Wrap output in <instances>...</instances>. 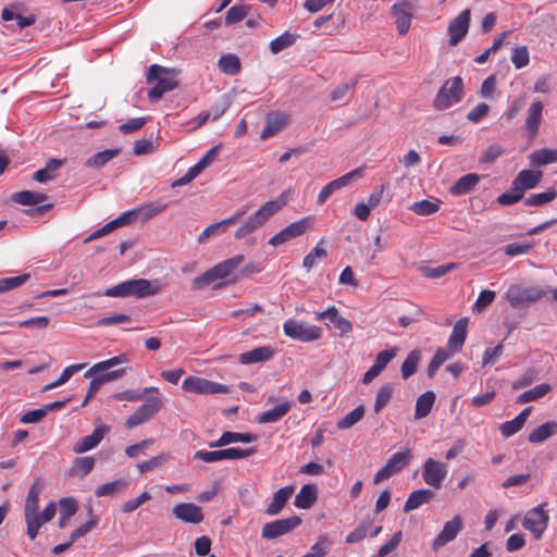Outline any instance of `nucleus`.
<instances>
[{"instance_id": "nucleus-1", "label": "nucleus", "mask_w": 557, "mask_h": 557, "mask_svg": "<svg viewBox=\"0 0 557 557\" xmlns=\"http://www.w3.org/2000/svg\"><path fill=\"white\" fill-rule=\"evenodd\" d=\"M180 71L176 69H168L158 64H152L147 72V83L156 82V85L149 90L148 98L151 102L159 101L162 96L175 89L178 86L176 79Z\"/></svg>"}, {"instance_id": "nucleus-2", "label": "nucleus", "mask_w": 557, "mask_h": 557, "mask_svg": "<svg viewBox=\"0 0 557 557\" xmlns=\"http://www.w3.org/2000/svg\"><path fill=\"white\" fill-rule=\"evenodd\" d=\"M159 290L160 285L158 282H151L146 278H133L106 289L103 294L97 293L96 295H104L114 298H145L158 294Z\"/></svg>"}, {"instance_id": "nucleus-3", "label": "nucleus", "mask_w": 557, "mask_h": 557, "mask_svg": "<svg viewBox=\"0 0 557 557\" xmlns=\"http://www.w3.org/2000/svg\"><path fill=\"white\" fill-rule=\"evenodd\" d=\"M285 205L286 201L283 199V197L267 201L253 214H251L243 225L237 228L234 235L235 238L243 239L249 234L256 232Z\"/></svg>"}, {"instance_id": "nucleus-4", "label": "nucleus", "mask_w": 557, "mask_h": 557, "mask_svg": "<svg viewBox=\"0 0 557 557\" xmlns=\"http://www.w3.org/2000/svg\"><path fill=\"white\" fill-rule=\"evenodd\" d=\"M244 256L237 255L219 262L201 275L196 276L191 282V289L200 290L216 280L228 277L244 262Z\"/></svg>"}, {"instance_id": "nucleus-5", "label": "nucleus", "mask_w": 557, "mask_h": 557, "mask_svg": "<svg viewBox=\"0 0 557 557\" xmlns=\"http://www.w3.org/2000/svg\"><path fill=\"white\" fill-rule=\"evenodd\" d=\"M144 395L146 396V401L127 418L125 422V426L127 429H133L148 421L160 410L162 406L161 394L157 387H146L144 389Z\"/></svg>"}, {"instance_id": "nucleus-6", "label": "nucleus", "mask_w": 557, "mask_h": 557, "mask_svg": "<svg viewBox=\"0 0 557 557\" xmlns=\"http://www.w3.org/2000/svg\"><path fill=\"white\" fill-rule=\"evenodd\" d=\"M547 292L539 286L524 287L513 284L506 290L505 298L513 309H522L542 299Z\"/></svg>"}, {"instance_id": "nucleus-7", "label": "nucleus", "mask_w": 557, "mask_h": 557, "mask_svg": "<svg viewBox=\"0 0 557 557\" xmlns=\"http://www.w3.org/2000/svg\"><path fill=\"white\" fill-rule=\"evenodd\" d=\"M127 362L125 355H119L108 360L100 361L90 367L84 374L85 377L97 376L103 384L121 379L125 374V369H115L114 367Z\"/></svg>"}, {"instance_id": "nucleus-8", "label": "nucleus", "mask_w": 557, "mask_h": 557, "mask_svg": "<svg viewBox=\"0 0 557 557\" xmlns=\"http://www.w3.org/2000/svg\"><path fill=\"white\" fill-rule=\"evenodd\" d=\"M463 97V82L459 76L447 79L440 88L433 106L436 110H446L458 103Z\"/></svg>"}, {"instance_id": "nucleus-9", "label": "nucleus", "mask_w": 557, "mask_h": 557, "mask_svg": "<svg viewBox=\"0 0 557 557\" xmlns=\"http://www.w3.org/2000/svg\"><path fill=\"white\" fill-rule=\"evenodd\" d=\"M283 331L286 336L302 343H311L320 339L322 336L321 327L308 325L293 319L284 322Z\"/></svg>"}, {"instance_id": "nucleus-10", "label": "nucleus", "mask_w": 557, "mask_h": 557, "mask_svg": "<svg viewBox=\"0 0 557 557\" xmlns=\"http://www.w3.org/2000/svg\"><path fill=\"white\" fill-rule=\"evenodd\" d=\"M182 388L189 393L200 395L227 394L231 392L227 385L209 381L199 376H188L183 381Z\"/></svg>"}, {"instance_id": "nucleus-11", "label": "nucleus", "mask_w": 557, "mask_h": 557, "mask_svg": "<svg viewBox=\"0 0 557 557\" xmlns=\"http://www.w3.org/2000/svg\"><path fill=\"white\" fill-rule=\"evenodd\" d=\"M57 512V506L53 502L49 503L41 512L38 510L24 515L26 523V534L34 541L40 531V528L51 521Z\"/></svg>"}, {"instance_id": "nucleus-12", "label": "nucleus", "mask_w": 557, "mask_h": 557, "mask_svg": "<svg viewBox=\"0 0 557 557\" xmlns=\"http://www.w3.org/2000/svg\"><path fill=\"white\" fill-rule=\"evenodd\" d=\"M256 453L255 447H249L246 449L231 447L220 450H197L194 455L195 459L202 460L205 462L211 463L216 462L223 459H242L248 456H251Z\"/></svg>"}, {"instance_id": "nucleus-13", "label": "nucleus", "mask_w": 557, "mask_h": 557, "mask_svg": "<svg viewBox=\"0 0 557 557\" xmlns=\"http://www.w3.org/2000/svg\"><path fill=\"white\" fill-rule=\"evenodd\" d=\"M310 225H311L310 216H305L298 221H295V222L288 224L287 226H285L277 234L272 236L269 239V245H271L273 247H278L285 243L290 242L292 239L300 237L310 228Z\"/></svg>"}, {"instance_id": "nucleus-14", "label": "nucleus", "mask_w": 557, "mask_h": 557, "mask_svg": "<svg viewBox=\"0 0 557 557\" xmlns=\"http://www.w3.org/2000/svg\"><path fill=\"white\" fill-rule=\"evenodd\" d=\"M448 473V466L445 462L428 458L422 466V478L426 485L438 490L442 487Z\"/></svg>"}, {"instance_id": "nucleus-15", "label": "nucleus", "mask_w": 557, "mask_h": 557, "mask_svg": "<svg viewBox=\"0 0 557 557\" xmlns=\"http://www.w3.org/2000/svg\"><path fill=\"white\" fill-rule=\"evenodd\" d=\"M546 504H540L537 507L530 509L522 520V525L530 531L536 540H539L547 528L549 516L544 510Z\"/></svg>"}, {"instance_id": "nucleus-16", "label": "nucleus", "mask_w": 557, "mask_h": 557, "mask_svg": "<svg viewBox=\"0 0 557 557\" xmlns=\"http://www.w3.org/2000/svg\"><path fill=\"white\" fill-rule=\"evenodd\" d=\"M301 524V519L298 516L278 519L268 522L262 527L261 536L265 540H274L278 536L290 533Z\"/></svg>"}, {"instance_id": "nucleus-17", "label": "nucleus", "mask_w": 557, "mask_h": 557, "mask_svg": "<svg viewBox=\"0 0 557 557\" xmlns=\"http://www.w3.org/2000/svg\"><path fill=\"white\" fill-rule=\"evenodd\" d=\"M363 175V169L362 168H357L346 174H344L343 176L336 178V180H333L332 182L327 183L319 193L318 195V199H317V203L319 206L323 205L327 199L329 197L344 188V187H347L349 184H351L354 181H357L359 180L360 177H362Z\"/></svg>"}, {"instance_id": "nucleus-18", "label": "nucleus", "mask_w": 557, "mask_h": 557, "mask_svg": "<svg viewBox=\"0 0 557 557\" xmlns=\"http://www.w3.org/2000/svg\"><path fill=\"white\" fill-rule=\"evenodd\" d=\"M471 20L470 9H465L448 25L449 45L456 46L467 35Z\"/></svg>"}, {"instance_id": "nucleus-19", "label": "nucleus", "mask_w": 557, "mask_h": 557, "mask_svg": "<svg viewBox=\"0 0 557 557\" xmlns=\"http://www.w3.org/2000/svg\"><path fill=\"white\" fill-rule=\"evenodd\" d=\"M315 320H323L326 326L331 324L344 336L352 331V324L342 317L335 307H329L322 312L315 313Z\"/></svg>"}, {"instance_id": "nucleus-20", "label": "nucleus", "mask_w": 557, "mask_h": 557, "mask_svg": "<svg viewBox=\"0 0 557 557\" xmlns=\"http://www.w3.org/2000/svg\"><path fill=\"white\" fill-rule=\"evenodd\" d=\"M462 530V519L460 516H455L451 520L444 524L443 530L434 539L432 543L433 550H438L447 543L454 541Z\"/></svg>"}, {"instance_id": "nucleus-21", "label": "nucleus", "mask_w": 557, "mask_h": 557, "mask_svg": "<svg viewBox=\"0 0 557 557\" xmlns=\"http://www.w3.org/2000/svg\"><path fill=\"white\" fill-rule=\"evenodd\" d=\"M413 13L412 0H406L400 3H396L393 7V15L397 30L400 35L407 34L411 25V18Z\"/></svg>"}, {"instance_id": "nucleus-22", "label": "nucleus", "mask_w": 557, "mask_h": 557, "mask_svg": "<svg viewBox=\"0 0 557 557\" xmlns=\"http://www.w3.org/2000/svg\"><path fill=\"white\" fill-rule=\"evenodd\" d=\"M173 516L185 523L198 524L203 521V513L199 506L193 503H181L173 507Z\"/></svg>"}, {"instance_id": "nucleus-23", "label": "nucleus", "mask_w": 557, "mask_h": 557, "mask_svg": "<svg viewBox=\"0 0 557 557\" xmlns=\"http://www.w3.org/2000/svg\"><path fill=\"white\" fill-rule=\"evenodd\" d=\"M543 177L542 171L522 170L512 181V189L522 191L536 187Z\"/></svg>"}, {"instance_id": "nucleus-24", "label": "nucleus", "mask_w": 557, "mask_h": 557, "mask_svg": "<svg viewBox=\"0 0 557 557\" xmlns=\"http://www.w3.org/2000/svg\"><path fill=\"white\" fill-rule=\"evenodd\" d=\"M109 432V426H97L91 434L82 437L73 447L75 454H83L95 448Z\"/></svg>"}, {"instance_id": "nucleus-25", "label": "nucleus", "mask_w": 557, "mask_h": 557, "mask_svg": "<svg viewBox=\"0 0 557 557\" xmlns=\"http://www.w3.org/2000/svg\"><path fill=\"white\" fill-rule=\"evenodd\" d=\"M543 119V103L534 101L528 109L524 129L530 137H535L539 133Z\"/></svg>"}, {"instance_id": "nucleus-26", "label": "nucleus", "mask_w": 557, "mask_h": 557, "mask_svg": "<svg viewBox=\"0 0 557 557\" xmlns=\"http://www.w3.org/2000/svg\"><path fill=\"white\" fill-rule=\"evenodd\" d=\"M275 354V349L271 346H260L239 355L242 364H252L271 360Z\"/></svg>"}, {"instance_id": "nucleus-27", "label": "nucleus", "mask_w": 557, "mask_h": 557, "mask_svg": "<svg viewBox=\"0 0 557 557\" xmlns=\"http://www.w3.org/2000/svg\"><path fill=\"white\" fill-rule=\"evenodd\" d=\"M258 440V435L252 433L224 432L218 441L210 442L209 447L216 448L226 446L231 443H252Z\"/></svg>"}, {"instance_id": "nucleus-28", "label": "nucleus", "mask_w": 557, "mask_h": 557, "mask_svg": "<svg viewBox=\"0 0 557 557\" xmlns=\"http://www.w3.org/2000/svg\"><path fill=\"white\" fill-rule=\"evenodd\" d=\"M468 321V318H461L454 325L453 332L448 339V348L454 352L460 351L465 344L467 338Z\"/></svg>"}, {"instance_id": "nucleus-29", "label": "nucleus", "mask_w": 557, "mask_h": 557, "mask_svg": "<svg viewBox=\"0 0 557 557\" xmlns=\"http://www.w3.org/2000/svg\"><path fill=\"white\" fill-rule=\"evenodd\" d=\"M532 407L524 408L515 419L506 421L500 424L499 431L505 438H508L518 433L525 424Z\"/></svg>"}, {"instance_id": "nucleus-30", "label": "nucleus", "mask_w": 557, "mask_h": 557, "mask_svg": "<svg viewBox=\"0 0 557 557\" xmlns=\"http://www.w3.org/2000/svg\"><path fill=\"white\" fill-rule=\"evenodd\" d=\"M293 485L284 486L276 491L273 495L271 504L265 509V513L269 516L278 515L286 505V503L288 502V499L290 498V496L293 495Z\"/></svg>"}, {"instance_id": "nucleus-31", "label": "nucleus", "mask_w": 557, "mask_h": 557, "mask_svg": "<svg viewBox=\"0 0 557 557\" xmlns=\"http://www.w3.org/2000/svg\"><path fill=\"white\" fill-rule=\"evenodd\" d=\"M318 498V487L315 484H305L295 497L294 505L300 509H309Z\"/></svg>"}, {"instance_id": "nucleus-32", "label": "nucleus", "mask_w": 557, "mask_h": 557, "mask_svg": "<svg viewBox=\"0 0 557 557\" xmlns=\"http://www.w3.org/2000/svg\"><path fill=\"white\" fill-rule=\"evenodd\" d=\"M434 497V492L428 488H421L413 491L409 494L405 505H404V511L410 512L414 509H418L424 504H428L432 500Z\"/></svg>"}, {"instance_id": "nucleus-33", "label": "nucleus", "mask_w": 557, "mask_h": 557, "mask_svg": "<svg viewBox=\"0 0 557 557\" xmlns=\"http://www.w3.org/2000/svg\"><path fill=\"white\" fill-rule=\"evenodd\" d=\"M557 434V422L552 420L547 421L540 426L535 428L528 437L531 444H541L547 438Z\"/></svg>"}, {"instance_id": "nucleus-34", "label": "nucleus", "mask_w": 557, "mask_h": 557, "mask_svg": "<svg viewBox=\"0 0 557 557\" xmlns=\"http://www.w3.org/2000/svg\"><path fill=\"white\" fill-rule=\"evenodd\" d=\"M292 408V403L284 401L274 408L257 416V422L261 424L275 423L280 421Z\"/></svg>"}, {"instance_id": "nucleus-35", "label": "nucleus", "mask_w": 557, "mask_h": 557, "mask_svg": "<svg viewBox=\"0 0 557 557\" xmlns=\"http://www.w3.org/2000/svg\"><path fill=\"white\" fill-rule=\"evenodd\" d=\"M287 116L283 113L270 115L267 119L265 126L263 127L260 137L262 139L270 138L281 132L287 125Z\"/></svg>"}, {"instance_id": "nucleus-36", "label": "nucleus", "mask_w": 557, "mask_h": 557, "mask_svg": "<svg viewBox=\"0 0 557 557\" xmlns=\"http://www.w3.org/2000/svg\"><path fill=\"white\" fill-rule=\"evenodd\" d=\"M480 182V175L469 173L461 176L450 188L449 191L454 196H462L470 193Z\"/></svg>"}, {"instance_id": "nucleus-37", "label": "nucleus", "mask_w": 557, "mask_h": 557, "mask_svg": "<svg viewBox=\"0 0 557 557\" xmlns=\"http://www.w3.org/2000/svg\"><path fill=\"white\" fill-rule=\"evenodd\" d=\"M435 398L436 396L432 391L420 395L416 401L414 419L419 420L425 418L431 412Z\"/></svg>"}, {"instance_id": "nucleus-38", "label": "nucleus", "mask_w": 557, "mask_h": 557, "mask_svg": "<svg viewBox=\"0 0 557 557\" xmlns=\"http://www.w3.org/2000/svg\"><path fill=\"white\" fill-rule=\"evenodd\" d=\"M127 487L128 482L125 479L121 478L112 482H107L104 484L99 485L95 491V495L97 497L112 496L115 494L124 493L127 490Z\"/></svg>"}, {"instance_id": "nucleus-39", "label": "nucleus", "mask_w": 557, "mask_h": 557, "mask_svg": "<svg viewBox=\"0 0 557 557\" xmlns=\"http://www.w3.org/2000/svg\"><path fill=\"white\" fill-rule=\"evenodd\" d=\"M63 164L60 159H49L44 169L36 171L33 178L41 184L48 183L54 178V172Z\"/></svg>"}, {"instance_id": "nucleus-40", "label": "nucleus", "mask_w": 557, "mask_h": 557, "mask_svg": "<svg viewBox=\"0 0 557 557\" xmlns=\"http://www.w3.org/2000/svg\"><path fill=\"white\" fill-rule=\"evenodd\" d=\"M48 196L44 193L23 190L12 195V200L22 206H35L47 200Z\"/></svg>"}, {"instance_id": "nucleus-41", "label": "nucleus", "mask_w": 557, "mask_h": 557, "mask_svg": "<svg viewBox=\"0 0 557 557\" xmlns=\"http://www.w3.org/2000/svg\"><path fill=\"white\" fill-rule=\"evenodd\" d=\"M412 458L411 451L409 448L405 450L397 451L387 460L385 466L395 474L406 468Z\"/></svg>"}, {"instance_id": "nucleus-42", "label": "nucleus", "mask_w": 557, "mask_h": 557, "mask_svg": "<svg viewBox=\"0 0 557 557\" xmlns=\"http://www.w3.org/2000/svg\"><path fill=\"white\" fill-rule=\"evenodd\" d=\"M42 488V482L37 479L33 482L28 490L25 500L24 515L30 513L39 509V494Z\"/></svg>"}, {"instance_id": "nucleus-43", "label": "nucleus", "mask_w": 557, "mask_h": 557, "mask_svg": "<svg viewBox=\"0 0 557 557\" xmlns=\"http://www.w3.org/2000/svg\"><path fill=\"white\" fill-rule=\"evenodd\" d=\"M557 161V150L539 149L530 154L532 166L540 168Z\"/></svg>"}, {"instance_id": "nucleus-44", "label": "nucleus", "mask_w": 557, "mask_h": 557, "mask_svg": "<svg viewBox=\"0 0 557 557\" xmlns=\"http://www.w3.org/2000/svg\"><path fill=\"white\" fill-rule=\"evenodd\" d=\"M218 66L226 75H236L240 72V61L235 54H224L219 59Z\"/></svg>"}, {"instance_id": "nucleus-45", "label": "nucleus", "mask_w": 557, "mask_h": 557, "mask_svg": "<svg viewBox=\"0 0 557 557\" xmlns=\"http://www.w3.org/2000/svg\"><path fill=\"white\" fill-rule=\"evenodd\" d=\"M550 391V385L543 383L536 385L522 394H520L517 398V404H527L531 401H535L542 397H544Z\"/></svg>"}, {"instance_id": "nucleus-46", "label": "nucleus", "mask_w": 557, "mask_h": 557, "mask_svg": "<svg viewBox=\"0 0 557 557\" xmlns=\"http://www.w3.org/2000/svg\"><path fill=\"white\" fill-rule=\"evenodd\" d=\"M251 7L245 3H237L230 8L225 14V25L236 24L246 18L250 13Z\"/></svg>"}, {"instance_id": "nucleus-47", "label": "nucleus", "mask_w": 557, "mask_h": 557, "mask_svg": "<svg viewBox=\"0 0 557 557\" xmlns=\"http://www.w3.org/2000/svg\"><path fill=\"white\" fill-rule=\"evenodd\" d=\"M119 152V149H106L103 151L97 152L86 160L85 165L87 168L99 169L115 158Z\"/></svg>"}, {"instance_id": "nucleus-48", "label": "nucleus", "mask_w": 557, "mask_h": 557, "mask_svg": "<svg viewBox=\"0 0 557 557\" xmlns=\"http://www.w3.org/2000/svg\"><path fill=\"white\" fill-rule=\"evenodd\" d=\"M168 208V203L161 202H148L139 208H136L137 218H140L143 222H146L154 215L163 212Z\"/></svg>"}, {"instance_id": "nucleus-49", "label": "nucleus", "mask_w": 557, "mask_h": 557, "mask_svg": "<svg viewBox=\"0 0 557 557\" xmlns=\"http://www.w3.org/2000/svg\"><path fill=\"white\" fill-rule=\"evenodd\" d=\"M297 38H298V35L285 32L281 36L271 40L270 46H269L270 51L273 54H277L281 51L292 47L296 42Z\"/></svg>"}, {"instance_id": "nucleus-50", "label": "nucleus", "mask_w": 557, "mask_h": 557, "mask_svg": "<svg viewBox=\"0 0 557 557\" xmlns=\"http://www.w3.org/2000/svg\"><path fill=\"white\" fill-rule=\"evenodd\" d=\"M441 200L435 199L434 201L423 199L413 202L409 209L418 215H431L440 210Z\"/></svg>"}, {"instance_id": "nucleus-51", "label": "nucleus", "mask_w": 557, "mask_h": 557, "mask_svg": "<svg viewBox=\"0 0 557 557\" xmlns=\"http://www.w3.org/2000/svg\"><path fill=\"white\" fill-rule=\"evenodd\" d=\"M420 351L414 349L409 352L407 358L401 364V376L404 380L409 379L411 375H413L417 372L418 364L420 361Z\"/></svg>"}, {"instance_id": "nucleus-52", "label": "nucleus", "mask_w": 557, "mask_h": 557, "mask_svg": "<svg viewBox=\"0 0 557 557\" xmlns=\"http://www.w3.org/2000/svg\"><path fill=\"white\" fill-rule=\"evenodd\" d=\"M556 197L557 191L552 188L544 193L530 195L524 199V205L529 207H541L553 201Z\"/></svg>"}, {"instance_id": "nucleus-53", "label": "nucleus", "mask_w": 557, "mask_h": 557, "mask_svg": "<svg viewBox=\"0 0 557 557\" xmlns=\"http://www.w3.org/2000/svg\"><path fill=\"white\" fill-rule=\"evenodd\" d=\"M363 416L364 407L363 405H359L337 422V428L339 430H347L359 422Z\"/></svg>"}, {"instance_id": "nucleus-54", "label": "nucleus", "mask_w": 557, "mask_h": 557, "mask_svg": "<svg viewBox=\"0 0 557 557\" xmlns=\"http://www.w3.org/2000/svg\"><path fill=\"white\" fill-rule=\"evenodd\" d=\"M393 391L394 389L391 384H384L380 387L374 403L375 413H379L389 403L393 396Z\"/></svg>"}, {"instance_id": "nucleus-55", "label": "nucleus", "mask_w": 557, "mask_h": 557, "mask_svg": "<svg viewBox=\"0 0 557 557\" xmlns=\"http://www.w3.org/2000/svg\"><path fill=\"white\" fill-rule=\"evenodd\" d=\"M30 275L24 273L17 276L4 277L0 280V294L12 290L25 284L29 280Z\"/></svg>"}, {"instance_id": "nucleus-56", "label": "nucleus", "mask_w": 557, "mask_h": 557, "mask_svg": "<svg viewBox=\"0 0 557 557\" xmlns=\"http://www.w3.org/2000/svg\"><path fill=\"white\" fill-rule=\"evenodd\" d=\"M94 466L95 459L92 457H78L73 462L72 472L83 478L92 470Z\"/></svg>"}, {"instance_id": "nucleus-57", "label": "nucleus", "mask_w": 557, "mask_h": 557, "mask_svg": "<svg viewBox=\"0 0 557 557\" xmlns=\"http://www.w3.org/2000/svg\"><path fill=\"white\" fill-rule=\"evenodd\" d=\"M169 460V455L168 454H161V455H158L149 460H146V461H143V462H139L137 465V469L139 470L140 473H145V472H148V471H152L157 468H160L163 463H165L166 461Z\"/></svg>"}, {"instance_id": "nucleus-58", "label": "nucleus", "mask_w": 557, "mask_h": 557, "mask_svg": "<svg viewBox=\"0 0 557 557\" xmlns=\"http://www.w3.org/2000/svg\"><path fill=\"white\" fill-rule=\"evenodd\" d=\"M511 61L516 69L520 70L530 62V54L527 46L517 47L512 51Z\"/></svg>"}, {"instance_id": "nucleus-59", "label": "nucleus", "mask_w": 557, "mask_h": 557, "mask_svg": "<svg viewBox=\"0 0 557 557\" xmlns=\"http://www.w3.org/2000/svg\"><path fill=\"white\" fill-rule=\"evenodd\" d=\"M50 324V319L46 315L42 317H34L21 322H17L16 325L18 327L24 329H35V330H46Z\"/></svg>"}, {"instance_id": "nucleus-60", "label": "nucleus", "mask_w": 557, "mask_h": 557, "mask_svg": "<svg viewBox=\"0 0 557 557\" xmlns=\"http://www.w3.org/2000/svg\"><path fill=\"white\" fill-rule=\"evenodd\" d=\"M448 357L446 350L438 348L428 366V375L432 377Z\"/></svg>"}, {"instance_id": "nucleus-61", "label": "nucleus", "mask_w": 557, "mask_h": 557, "mask_svg": "<svg viewBox=\"0 0 557 557\" xmlns=\"http://www.w3.org/2000/svg\"><path fill=\"white\" fill-rule=\"evenodd\" d=\"M456 267H457L456 263L450 262V263L441 264V265H437L434 268H430V267L423 268L422 272H423V275L426 277L440 278V277L444 276L445 274H447L453 269H455Z\"/></svg>"}, {"instance_id": "nucleus-62", "label": "nucleus", "mask_w": 557, "mask_h": 557, "mask_svg": "<svg viewBox=\"0 0 557 557\" xmlns=\"http://www.w3.org/2000/svg\"><path fill=\"white\" fill-rule=\"evenodd\" d=\"M495 292L490 289H484L479 294L478 299L475 300L473 305V310L481 312L486 307H488L495 299Z\"/></svg>"}, {"instance_id": "nucleus-63", "label": "nucleus", "mask_w": 557, "mask_h": 557, "mask_svg": "<svg viewBox=\"0 0 557 557\" xmlns=\"http://www.w3.org/2000/svg\"><path fill=\"white\" fill-rule=\"evenodd\" d=\"M503 152L504 149L499 144H493L483 151L479 161L481 163H493L497 158H499L503 154Z\"/></svg>"}, {"instance_id": "nucleus-64", "label": "nucleus", "mask_w": 557, "mask_h": 557, "mask_svg": "<svg viewBox=\"0 0 557 557\" xmlns=\"http://www.w3.org/2000/svg\"><path fill=\"white\" fill-rule=\"evenodd\" d=\"M401 539L403 532L397 531L386 544L380 547L377 554L374 557H386L399 545Z\"/></svg>"}]
</instances>
